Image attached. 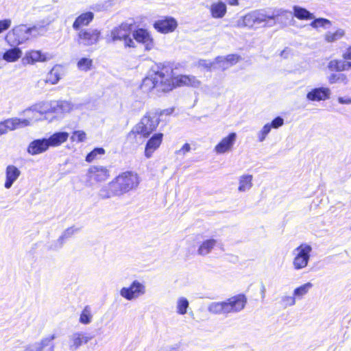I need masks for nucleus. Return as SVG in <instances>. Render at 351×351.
<instances>
[{"label": "nucleus", "mask_w": 351, "mask_h": 351, "mask_svg": "<svg viewBox=\"0 0 351 351\" xmlns=\"http://www.w3.org/2000/svg\"><path fill=\"white\" fill-rule=\"evenodd\" d=\"M21 175V171L14 165H8L5 169V181L4 186L10 189L13 183L18 179Z\"/></svg>", "instance_id": "nucleus-21"}, {"label": "nucleus", "mask_w": 351, "mask_h": 351, "mask_svg": "<svg viewBox=\"0 0 351 351\" xmlns=\"http://www.w3.org/2000/svg\"><path fill=\"white\" fill-rule=\"evenodd\" d=\"M293 14L299 20H311L313 18L309 11L299 6L293 7Z\"/></svg>", "instance_id": "nucleus-32"}, {"label": "nucleus", "mask_w": 351, "mask_h": 351, "mask_svg": "<svg viewBox=\"0 0 351 351\" xmlns=\"http://www.w3.org/2000/svg\"><path fill=\"white\" fill-rule=\"evenodd\" d=\"M338 101L341 104H350L351 98L339 97Z\"/></svg>", "instance_id": "nucleus-49"}, {"label": "nucleus", "mask_w": 351, "mask_h": 351, "mask_svg": "<svg viewBox=\"0 0 351 351\" xmlns=\"http://www.w3.org/2000/svg\"><path fill=\"white\" fill-rule=\"evenodd\" d=\"M240 0H226L227 3L230 5L237 6L239 4Z\"/></svg>", "instance_id": "nucleus-50"}, {"label": "nucleus", "mask_w": 351, "mask_h": 351, "mask_svg": "<svg viewBox=\"0 0 351 351\" xmlns=\"http://www.w3.org/2000/svg\"><path fill=\"white\" fill-rule=\"evenodd\" d=\"M295 297H294V295L293 296H285L282 298V301L285 304V306H291V305H293L295 304Z\"/></svg>", "instance_id": "nucleus-47"}, {"label": "nucleus", "mask_w": 351, "mask_h": 351, "mask_svg": "<svg viewBox=\"0 0 351 351\" xmlns=\"http://www.w3.org/2000/svg\"><path fill=\"white\" fill-rule=\"evenodd\" d=\"M160 123V114L147 112L134 126L140 132L143 138H147L158 128Z\"/></svg>", "instance_id": "nucleus-7"}, {"label": "nucleus", "mask_w": 351, "mask_h": 351, "mask_svg": "<svg viewBox=\"0 0 351 351\" xmlns=\"http://www.w3.org/2000/svg\"><path fill=\"white\" fill-rule=\"evenodd\" d=\"M217 241L213 239H210L204 241L198 248V254L200 255H206L208 254L216 245Z\"/></svg>", "instance_id": "nucleus-31"}, {"label": "nucleus", "mask_w": 351, "mask_h": 351, "mask_svg": "<svg viewBox=\"0 0 351 351\" xmlns=\"http://www.w3.org/2000/svg\"><path fill=\"white\" fill-rule=\"evenodd\" d=\"M36 26L27 27L24 25L15 26L5 36V40L10 46H18L28 40L33 32H37Z\"/></svg>", "instance_id": "nucleus-6"}, {"label": "nucleus", "mask_w": 351, "mask_h": 351, "mask_svg": "<svg viewBox=\"0 0 351 351\" xmlns=\"http://www.w3.org/2000/svg\"><path fill=\"white\" fill-rule=\"evenodd\" d=\"M345 35V32L343 29H337L335 32H328L324 36L325 41L328 43H333L340 40Z\"/></svg>", "instance_id": "nucleus-34"}, {"label": "nucleus", "mask_w": 351, "mask_h": 351, "mask_svg": "<svg viewBox=\"0 0 351 351\" xmlns=\"http://www.w3.org/2000/svg\"><path fill=\"white\" fill-rule=\"evenodd\" d=\"M241 57L239 54L232 53L226 56L225 58L218 56L216 58L217 63H221L226 68L235 65L241 60Z\"/></svg>", "instance_id": "nucleus-27"}, {"label": "nucleus", "mask_w": 351, "mask_h": 351, "mask_svg": "<svg viewBox=\"0 0 351 351\" xmlns=\"http://www.w3.org/2000/svg\"><path fill=\"white\" fill-rule=\"evenodd\" d=\"M313 287V285L311 282H306L299 287L295 289L293 291V295L295 298H300L304 295H306L309 289Z\"/></svg>", "instance_id": "nucleus-37"}, {"label": "nucleus", "mask_w": 351, "mask_h": 351, "mask_svg": "<svg viewBox=\"0 0 351 351\" xmlns=\"http://www.w3.org/2000/svg\"><path fill=\"white\" fill-rule=\"evenodd\" d=\"M11 24L12 21L9 19L0 20V34L9 29Z\"/></svg>", "instance_id": "nucleus-44"}, {"label": "nucleus", "mask_w": 351, "mask_h": 351, "mask_svg": "<svg viewBox=\"0 0 351 351\" xmlns=\"http://www.w3.org/2000/svg\"><path fill=\"white\" fill-rule=\"evenodd\" d=\"M141 182L138 174L132 171H125L115 176L107 186L101 189L103 198L120 196L136 189Z\"/></svg>", "instance_id": "nucleus-2"}, {"label": "nucleus", "mask_w": 351, "mask_h": 351, "mask_svg": "<svg viewBox=\"0 0 351 351\" xmlns=\"http://www.w3.org/2000/svg\"><path fill=\"white\" fill-rule=\"evenodd\" d=\"M330 90L328 88H315L306 95L308 100L313 101H324L329 98Z\"/></svg>", "instance_id": "nucleus-20"}, {"label": "nucleus", "mask_w": 351, "mask_h": 351, "mask_svg": "<svg viewBox=\"0 0 351 351\" xmlns=\"http://www.w3.org/2000/svg\"><path fill=\"white\" fill-rule=\"evenodd\" d=\"M284 124V120L280 117H276L274 118L271 123H269L271 125V128H278L279 127L282 126Z\"/></svg>", "instance_id": "nucleus-45"}, {"label": "nucleus", "mask_w": 351, "mask_h": 351, "mask_svg": "<svg viewBox=\"0 0 351 351\" xmlns=\"http://www.w3.org/2000/svg\"><path fill=\"white\" fill-rule=\"evenodd\" d=\"M163 134L158 132L154 134L147 141L145 146V156L147 158L152 157V154L160 147L163 140Z\"/></svg>", "instance_id": "nucleus-16"}, {"label": "nucleus", "mask_w": 351, "mask_h": 351, "mask_svg": "<svg viewBox=\"0 0 351 351\" xmlns=\"http://www.w3.org/2000/svg\"><path fill=\"white\" fill-rule=\"evenodd\" d=\"M93 66V61L88 58H82L77 62V67L80 71H88Z\"/></svg>", "instance_id": "nucleus-36"}, {"label": "nucleus", "mask_w": 351, "mask_h": 351, "mask_svg": "<svg viewBox=\"0 0 351 351\" xmlns=\"http://www.w3.org/2000/svg\"><path fill=\"white\" fill-rule=\"evenodd\" d=\"M189 301L185 298H181L177 302V313L180 315H184L186 313L187 308H189Z\"/></svg>", "instance_id": "nucleus-41"}, {"label": "nucleus", "mask_w": 351, "mask_h": 351, "mask_svg": "<svg viewBox=\"0 0 351 351\" xmlns=\"http://www.w3.org/2000/svg\"><path fill=\"white\" fill-rule=\"evenodd\" d=\"M145 139L143 138L140 132L134 126L126 134L124 144L128 149H136L143 145Z\"/></svg>", "instance_id": "nucleus-15"}, {"label": "nucleus", "mask_w": 351, "mask_h": 351, "mask_svg": "<svg viewBox=\"0 0 351 351\" xmlns=\"http://www.w3.org/2000/svg\"><path fill=\"white\" fill-rule=\"evenodd\" d=\"M191 150V146L189 143H185L182 145L180 149L178 152L182 153L184 155L186 153L189 152Z\"/></svg>", "instance_id": "nucleus-48"}, {"label": "nucleus", "mask_w": 351, "mask_h": 351, "mask_svg": "<svg viewBox=\"0 0 351 351\" xmlns=\"http://www.w3.org/2000/svg\"><path fill=\"white\" fill-rule=\"evenodd\" d=\"M176 67L167 64L158 67L157 71L145 77L141 84V89L149 93L154 89L167 93L178 87L197 88L201 82L197 78L191 75H176Z\"/></svg>", "instance_id": "nucleus-1"}, {"label": "nucleus", "mask_w": 351, "mask_h": 351, "mask_svg": "<svg viewBox=\"0 0 351 351\" xmlns=\"http://www.w3.org/2000/svg\"><path fill=\"white\" fill-rule=\"evenodd\" d=\"M56 338V335H49L43 339L38 347L36 348V351H54V345L52 341Z\"/></svg>", "instance_id": "nucleus-29"}, {"label": "nucleus", "mask_w": 351, "mask_h": 351, "mask_svg": "<svg viewBox=\"0 0 351 351\" xmlns=\"http://www.w3.org/2000/svg\"><path fill=\"white\" fill-rule=\"evenodd\" d=\"M101 38V31L97 29H86L77 34V43L84 46L96 45Z\"/></svg>", "instance_id": "nucleus-9"}, {"label": "nucleus", "mask_w": 351, "mask_h": 351, "mask_svg": "<svg viewBox=\"0 0 351 351\" xmlns=\"http://www.w3.org/2000/svg\"><path fill=\"white\" fill-rule=\"evenodd\" d=\"M69 138V133L66 132H56L47 140L49 146L57 147L66 142Z\"/></svg>", "instance_id": "nucleus-26"}, {"label": "nucleus", "mask_w": 351, "mask_h": 351, "mask_svg": "<svg viewBox=\"0 0 351 351\" xmlns=\"http://www.w3.org/2000/svg\"><path fill=\"white\" fill-rule=\"evenodd\" d=\"M296 252L293 260V265L295 269L299 270L305 268L308 263L310 254L312 251L311 245L302 243L295 250Z\"/></svg>", "instance_id": "nucleus-8"}, {"label": "nucleus", "mask_w": 351, "mask_h": 351, "mask_svg": "<svg viewBox=\"0 0 351 351\" xmlns=\"http://www.w3.org/2000/svg\"><path fill=\"white\" fill-rule=\"evenodd\" d=\"M14 121L16 122L17 121L10 120V119H8L0 122V136L7 133L8 131L14 130V125H12V123Z\"/></svg>", "instance_id": "nucleus-39"}, {"label": "nucleus", "mask_w": 351, "mask_h": 351, "mask_svg": "<svg viewBox=\"0 0 351 351\" xmlns=\"http://www.w3.org/2000/svg\"><path fill=\"white\" fill-rule=\"evenodd\" d=\"M209 10L213 18L222 19L226 14L227 6L222 1H218L211 3Z\"/></svg>", "instance_id": "nucleus-22"}, {"label": "nucleus", "mask_w": 351, "mask_h": 351, "mask_svg": "<svg viewBox=\"0 0 351 351\" xmlns=\"http://www.w3.org/2000/svg\"><path fill=\"white\" fill-rule=\"evenodd\" d=\"M25 113L27 116L25 119H10V120H16L18 121H14L12 123V125H14V130L19 127H24L29 125L32 122L37 121L40 120V117L42 115V113L34 109V108H28L25 111Z\"/></svg>", "instance_id": "nucleus-14"}, {"label": "nucleus", "mask_w": 351, "mask_h": 351, "mask_svg": "<svg viewBox=\"0 0 351 351\" xmlns=\"http://www.w3.org/2000/svg\"><path fill=\"white\" fill-rule=\"evenodd\" d=\"M62 74L61 66L55 65L47 73L45 82L50 84H56L60 80Z\"/></svg>", "instance_id": "nucleus-28"}, {"label": "nucleus", "mask_w": 351, "mask_h": 351, "mask_svg": "<svg viewBox=\"0 0 351 351\" xmlns=\"http://www.w3.org/2000/svg\"><path fill=\"white\" fill-rule=\"evenodd\" d=\"M46 56L40 50H30L25 53L24 60L27 64H34L46 60Z\"/></svg>", "instance_id": "nucleus-24"}, {"label": "nucleus", "mask_w": 351, "mask_h": 351, "mask_svg": "<svg viewBox=\"0 0 351 351\" xmlns=\"http://www.w3.org/2000/svg\"><path fill=\"white\" fill-rule=\"evenodd\" d=\"M247 297L239 293L230 297L223 302H212L208 306V311L213 314H229L237 313L244 309L247 304Z\"/></svg>", "instance_id": "nucleus-3"}, {"label": "nucleus", "mask_w": 351, "mask_h": 351, "mask_svg": "<svg viewBox=\"0 0 351 351\" xmlns=\"http://www.w3.org/2000/svg\"><path fill=\"white\" fill-rule=\"evenodd\" d=\"M253 176L252 175H243L239 179V191L244 192L250 189L252 186Z\"/></svg>", "instance_id": "nucleus-33"}, {"label": "nucleus", "mask_w": 351, "mask_h": 351, "mask_svg": "<svg viewBox=\"0 0 351 351\" xmlns=\"http://www.w3.org/2000/svg\"><path fill=\"white\" fill-rule=\"evenodd\" d=\"M94 14L92 12H86L80 14L73 23V28L79 30L80 28L88 26L93 20Z\"/></svg>", "instance_id": "nucleus-23"}, {"label": "nucleus", "mask_w": 351, "mask_h": 351, "mask_svg": "<svg viewBox=\"0 0 351 351\" xmlns=\"http://www.w3.org/2000/svg\"><path fill=\"white\" fill-rule=\"evenodd\" d=\"M237 140V134L230 132L223 137L215 146L214 151L218 154H225L232 150Z\"/></svg>", "instance_id": "nucleus-13"}, {"label": "nucleus", "mask_w": 351, "mask_h": 351, "mask_svg": "<svg viewBox=\"0 0 351 351\" xmlns=\"http://www.w3.org/2000/svg\"><path fill=\"white\" fill-rule=\"evenodd\" d=\"M330 23V21L328 20V19H315L314 20L311 25H313L314 27H323L326 24H329Z\"/></svg>", "instance_id": "nucleus-46"}, {"label": "nucleus", "mask_w": 351, "mask_h": 351, "mask_svg": "<svg viewBox=\"0 0 351 351\" xmlns=\"http://www.w3.org/2000/svg\"><path fill=\"white\" fill-rule=\"evenodd\" d=\"M132 34L136 42L145 45L146 50H150L154 47V39L147 29L138 28L132 33Z\"/></svg>", "instance_id": "nucleus-17"}, {"label": "nucleus", "mask_w": 351, "mask_h": 351, "mask_svg": "<svg viewBox=\"0 0 351 351\" xmlns=\"http://www.w3.org/2000/svg\"><path fill=\"white\" fill-rule=\"evenodd\" d=\"M91 319L92 315L90 307L88 306H86L80 314L79 321L83 324H88L91 322Z\"/></svg>", "instance_id": "nucleus-40"}, {"label": "nucleus", "mask_w": 351, "mask_h": 351, "mask_svg": "<svg viewBox=\"0 0 351 351\" xmlns=\"http://www.w3.org/2000/svg\"><path fill=\"white\" fill-rule=\"evenodd\" d=\"M86 139V134L83 130H75L73 132L71 140L73 142L82 143Z\"/></svg>", "instance_id": "nucleus-42"}, {"label": "nucleus", "mask_w": 351, "mask_h": 351, "mask_svg": "<svg viewBox=\"0 0 351 351\" xmlns=\"http://www.w3.org/2000/svg\"><path fill=\"white\" fill-rule=\"evenodd\" d=\"M271 129L269 123H267L263 127L258 134V141L260 142H262L265 139L267 135L270 132Z\"/></svg>", "instance_id": "nucleus-43"}, {"label": "nucleus", "mask_w": 351, "mask_h": 351, "mask_svg": "<svg viewBox=\"0 0 351 351\" xmlns=\"http://www.w3.org/2000/svg\"><path fill=\"white\" fill-rule=\"evenodd\" d=\"M348 82L347 75L343 73H332L328 77V82L331 84L339 82L347 84Z\"/></svg>", "instance_id": "nucleus-38"}, {"label": "nucleus", "mask_w": 351, "mask_h": 351, "mask_svg": "<svg viewBox=\"0 0 351 351\" xmlns=\"http://www.w3.org/2000/svg\"><path fill=\"white\" fill-rule=\"evenodd\" d=\"M49 147L47 139H36L29 144L27 151L31 155H37L45 152Z\"/></svg>", "instance_id": "nucleus-19"}, {"label": "nucleus", "mask_w": 351, "mask_h": 351, "mask_svg": "<svg viewBox=\"0 0 351 351\" xmlns=\"http://www.w3.org/2000/svg\"><path fill=\"white\" fill-rule=\"evenodd\" d=\"M22 52L19 48L14 47L7 50L3 55V58L8 62H16L21 56Z\"/></svg>", "instance_id": "nucleus-30"}, {"label": "nucleus", "mask_w": 351, "mask_h": 351, "mask_svg": "<svg viewBox=\"0 0 351 351\" xmlns=\"http://www.w3.org/2000/svg\"><path fill=\"white\" fill-rule=\"evenodd\" d=\"M93 339L86 332H73L69 338V350L71 351L77 350L80 346L86 344Z\"/></svg>", "instance_id": "nucleus-18"}, {"label": "nucleus", "mask_w": 351, "mask_h": 351, "mask_svg": "<svg viewBox=\"0 0 351 351\" xmlns=\"http://www.w3.org/2000/svg\"><path fill=\"white\" fill-rule=\"evenodd\" d=\"M328 68L330 71L342 72L351 69L348 62L344 60L333 59L328 64Z\"/></svg>", "instance_id": "nucleus-25"}, {"label": "nucleus", "mask_w": 351, "mask_h": 351, "mask_svg": "<svg viewBox=\"0 0 351 351\" xmlns=\"http://www.w3.org/2000/svg\"><path fill=\"white\" fill-rule=\"evenodd\" d=\"M177 20L170 16H164L156 20L154 24V28L160 34H169L173 32L178 27Z\"/></svg>", "instance_id": "nucleus-10"}, {"label": "nucleus", "mask_w": 351, "mask_h": 351, "mask_svg": "<svg viewBox=\"0 0 351 351\" xmlns=\"http://www.w3.org/2000/svg\"><path fill=\"white\" fill-rule=\"evenodd\" d=\"M279 14H267L263 10H255L241 16L234 26L237 28L254 29L261 23L274 20Z\"/></svg>", "instance_id": "nucleus-4"}, {"label": "nucleus", "mask_w": 351, "mask_h": 351, "mask_svg": "<svg viewBox=\"0 0 351 351\" xmlns=\"http://www.w3.org/2000/svg\"><path fill=\"white\" fill-rule=\"evenodd\" d=\"M350 230H351V226H350Z\"/></svg>", "instance_id": "nucleus-51"}, {"label": "nucleus", "mask_w": 351, "mask_h": 351, "mask_svg": "<svg viewBox=\"0 0 351 351\" xmlns=\"http://www.w3.org/2000/svg\"><path fill=\"white\" fill-rule=\"evenodd\" d=\"M106 154V151L103 147L94 148L90 152H89L85 158V160L90 163L93 161L99 159V157Z\"/></svg>", "instance_id": "nucleus-35"}, {"label": "nucleus", "mask_w": 351, "mask_h": 351, "mask_svg": "<svg viewBox=\"0 0 351 351\" xmlns=\"http://www.w3.org/2000/svg\"><path fill=\"white\" fill-rule=\"evenodd\" d=\"M132 36V24L121 23L113 27L106 35V43L108 45L123 42L125 47L134 48L135 43Z\"/></svg>", "instance_id": "nucleus-5"}, {"label": "nucleus", "mask_w": 351, "mask_h": 351, "mask_svg": "<svg viewBox=\"0 0 351 351\" xmlns=\"http://www.w3.org/2000/svg\"><path fill=\"white\" fill-rule=\"evenodd\" d=\"M145 292V287L143 284L134 280L128 287H123L120 290L121 295L128 300L137 298Z\"/></svg>", "instance_id": "nucleus-12"}, {"label": "nucleus", "mask_w": 351, "mask_h": 351, "mask_svg": "<svg viewBox=\"0 0 351 351\" xmlns=\"http://www.w3.org/2000/svg\"><path fill=\"white\" fill-rule=\"evenodd\" d=\"M87 176L89 180L97 183L104 182L110 177V171L107 167L93 165L88 168Z\"/></svg>", "instance_id": "nucleus-11"}]
</instances>
